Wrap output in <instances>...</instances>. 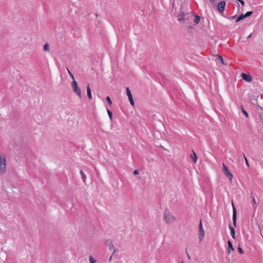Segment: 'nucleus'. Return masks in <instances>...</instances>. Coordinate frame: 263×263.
<instances>
[{"label":"nucleus","mask_w":263,"mask_h":263,"mask_svg":"<svg viewBox=\"0 0 263 263\" xmlns=\"http://www.w3.org/2000/svg\"><path fill=\"white\" fill-rule=\"evenodd\" d=\"M163 218L167 224H172L176 220V218L167 209H166L163 213Z\"/></svg>","instance_id":"obj_1"},{"label":"nucleus","mask_w":263,"mask_h":263,"mask_svg":"<svg viewBox=\"0 0 263 263\" xmlns=\"http://www.w3.org/2000/svg\"><path fill=\"white\" fill-rule=\"evenodd\" d=\"M71 87L75 93L77 94L80 98H81L82 96L80 88H79L77 82L75 80H73L71 82Z\"/></svg>","instance_id":"obj_2"},{"label":"nucleus","mask_w":263,"mask_h":263,"mask_svg":"<svg viewBox=\"0 0 263 263\" xmlns=\"http://www.w3.org/2000/svg\"><path fill=\"white\" fill-rule=\"evenodd\" d=\"M6 160L5 156H0V173L4 174L6 172Z\"/></svg>","instance_id":"obj_3"},{"label":"nucleus","mask_w":263,"mask_h":263,"mask_svg":"<svg viewBox=\"0 0 263 263\" xmlns=\"http://www.w3.org/2000/svg\"><path fill=\"white\" fill-rule=\"evenodd\" d=\"M223 174L228 177L230 180L233 178V175L229 171L228 167L224 164H222V169Z\"/></svg>","instance_id":"obj_4"},{"label":"nucleus","mask_w":263,"mask_h":263,"mask_svg":"<svg viewBox=\"0 0 263 263\" xmlns=\"http://www.w3.org/2000/svg\"><path fill=\"white\" fill-rule=\"evenodd\" d=\"M232 208H233V215L232 220L233 223L234 227H236V220H237V211L235 206H234L233 202H232Z\"/></svg>","instance_id":"obj_5"},{"label":"nucleus","mask_w":263,"mask_h":263,"mask_svg":"<svg viewBox=\"0 0 263 263\" xmlns=\"http://www.w3.org/2000/svg\"><path fill=\"white\" fill-rule=\"evenodd\" d=\"M105 244L106 246H108L109 250H113V252L112 253V255H113L116 252V249L112 244V241L110 239H106L105 242Z\"/></svg>","instance_id":"obj_6"},{"label":"nucleus","mask_w":263,"mask_h":263,"mask_svg":"<svg viewBox=\"0 0 263 263\" xmlns=\"http://www.w3.org/2000/svg\"><path fill=\"white\" fill-rule=\"evenodd\" d=\"M126 94H127V96H128L130 104L133 106H134L135 103H134V101L133 100V96H132V92H131V91L130 90V89L128 87H126Z\"/></svg>","instance_id":"obj_7"},{"label":"nucleus","mask_w":263,"mask_h":263,"mask_svg":"<svg viewBox=\"0 0 263 263\" xmlns=\"http://www.w3.org/2000/svg\"><path fill=\"white\" fill-rule=\"evenodd\" d=\"M241 78L243 80L248 82H251L253 80L252 77L250 74L242 73Z\"/></svg>","instance_id":"obj_8"},{"label":"nucleus","mask_w":263,"mask_h":263,"mask_svg":"<svg viewBox=\"0 0 263 263\" xmlns=\"http://www.w3.org/2000/svg\"><path fill=\"white\" fill-rule=\"evenodd\" d=\"M226 2L224 1H221L218 5V10L221 12H223L226 6Z\"/></svg>","instance_id":"obj_9"},{"label":"nucleus","mask_w":263,"mask_h":263,"mask_svg":"<svg viewBox=\"0 0 263 263\" xmlns=\"http://www.w3.org/2000/svg\"><path fill=\"white\" fill-rule=\"evenodd\" d=\"M189 17V14H185L184 13H182L178 15V21L179 22H182L184 20H186Z\"/></svg>","instance_id":"obj_10"},{"label":"nucleus","mask_w":263,"mask_h":263,"mask_svg":"<svg viewBox=\"0 0 263 263\" xmlns=\"http://www.w3.org/2000/svg\"><path fill=\"white\" fill-rule=\"evenodd\" d=\"M191 13L192 14V15H194L195 16V18H194V23L196 24H199V23L200 21V19H201L200 16L197 14L194 13L193 12H191Z\"/></svg>","instance_id":"obj_11"},{"label":"nucleus","mask_w":263,"mask_h":263,"mask_svg":"<svg viewBox=\"0 0 263 263\" xmlns=\"http://www.w3.org/2000/svg\"><path fill=\"white\" fill-rule=\"evenodd\" d=\"M231 251H234V249L233 247V245L232 242L230 240L228 241V254H230Z\"/></svg>","instance_id":"obj_12"},{"label":"nucleus","mask_w":263,"mask_h":263,"mask_svg":"<svg viewBox=\"0 0 263 263\" xmlns=\"http://www.w3.org/2000/svg\"><path fill=\"white\" fill-rule=\"evenodd\" d=\"M251 198H252V206L253 207L254 211H255L257 208V203L255 200V197L253 196L252 193H251Z\"/></svg>","instance_id":"obj_13"},{"label":"nucleus","mask_w":263,"mask_h":263,"mask_svg":"<svg viewBox=\"0 0 263 263\" xmlns=\"http://www.w3.org/2000/svg\"><path fill=\"white\" fill-rule=\"evenodd\" d=\"M204 235H205V231L204 230H201L200 231H199L198 238L199 239L200 242L202 240Z\"/></svg>","instance_id":"obj_14"},{"label":"nucleus","mask_w":263,"mask_h":263,"mask_svg":"<svg viewBox=\"0 0 263 263\" xmlns=\"http://www.w3.org/2000/svg\"><path fill=\"white\" fill-rule=\"evenodd\" d=\"M86 90H87V94L88 98L91 100L92 99V95H91V91L90 88L89 87V84H88L87 87H86Z\"/></svg>","instance_id":"obj_15"},{"label":"nucleus","mask_w":263,"mask_h":263,"mask_svg":"<svg viewBox=\"0 0 263 263\" xmlns=\"http://www.w3.org/2000/svg\"><path fill=\"white\" fill-rule=\"evenodd\" d=\"M229 229L231 231V235L233 239L235 238V229L231 224H229Z\"/></svg>","instance_id":"obj_16"},{"label":"nucleus","mask_w":263,"mask_h":263,"mask_svg":"<svg viewBox=\"0 0 263 263\" xmlns=\"http://www.w3.org/2000/svg\"><path fill=\"white\" fill-rule=\"evenodd\" d=\"M191 158L193 159V161L194 163H196L197 162L198 157L194 151H193V154L191 155Z\"/></svg>","instance_id":"obj_17"},{"label":"nucleus","mask_w":263,"mask_h":263,"mask_svg":"<svg viewBox=\"0 0 263 263\" xmlns=\"http://www.w3.org/2000/svg\"><path fill=\"white\" fill-rule=\"evenodd\" d=\"M80 173L81 175V177H82V179L83 180V181L85 183L86 182V175H85L84 173L81 170L80 172Z\"/></svg>","instance_id":"obj_18"},{"label":"nucleus","mask_w":263,"mask_h":263,"mask_svg":"<svg viewBox=\"0 0 263 263\" xmlns=\"http://www.w3.org/2000/svg\"><path fill=\"white\" fill-rule=\"evenodd\" d=\"M245 18V17L244 16V15L243 14H241L237 17L236 20L235 21V22L237 23Z\"/></svg>","instance_id":"obj_19"},{"label":"nucleus","mask_w":263,"mask_h":263,"mask_svg":"<svg viewBox=\"0 0 263 263\" xmlns=\"http://www.w3.org/2000/svg\"><path fill=\"white\" fill-rule=\"evenodd\" d=\"M44 50L45 51H48V52L49 51V45L48 44L46 43L44 45Z\"/></svg>","instance_id":"obj_20"},{"label":"nucleus","mask_w":263,"mask_h":263,"mask_svg":"<svg viewBox=\"0 0 263 263\" xmlns=\"http://www.w3.org/2000/svg\"><path fill=\"white\" fill-rule=\"evenodd\" d=\"M241 111H242V113L243 114V115L246 117H248V114L247 113V111L245 109L243 106H241Z\"/></svg>","instance_id":"obj_21"},{"label":"nucleus","mask_w":263,"mask_h":263,"mask_svg":"<svg viewBox=\"0 0 263 263\" xmlns=\"http://www.w3.org/2000/svg\"><path fill=\"white\" fill-rule=\"evenodd\" d=\"M89 260L90 263H97V260L95 259L92 256H89Z\"/></svg>","instance_id":"obj_22"},{"label":"nucleus","mask_w":263,"mask_h":263,"mask_svg":"<svg viewBox=\"0 0 263 263\" xmlns=\"http://www.w3.org/2000/svg\"><path fill=\"white\" fill-rule=\"evenodd\" d=\"M107 111L109 117V119L111 120L112 119V113L110 110L107 109Z\"/></svg>","instance_id":"obj_23"},{"label":"nucleus","mask_w":263,"mask_h":263,"mask_svg":"<svg viewBox=\"0 0 263 263\" xmlns=\"http://www.w3.org/2000/svg\"><path fill=\"white\" fill-rule=\"evenodd\" d=\"M252 13H253L252 11H248L245 14H243V15H244L245 17L246 18V17H249L250 16H251Z\"/></svg>","instance_id":"obj_24"},{"label":"nucleus","mask_w":263,"mask_h":263,"mask_svg":"<svg viewBox=\"0 0 263 263\" xmlns=\"http://www.w3.org/2000/svg\"><path fill=\"white\" fill-rule=\"evenodd\" d=\"M217 57H218V58H217L218 60L222 64H224L222 57L219 55H217Z\"/></svg>","instance_id":"obj_25"},{"label":"nucleus","mask_w":263,"mask_h":263,"mask_svg":"<svg viewBox=\"0 0 263 263\" xmlns=\"http://www.w3.org/2000/svg\"><path fill=\"white\" fill-rule=\"evenodd\" d=\"M106 100L109 105H111L112 104L111 100L109 96H107L106 98Z\"/></svg>","instance_id":"obj_26"},{"label":"nucleus","mask_w":263,"mask_h":263,"mask_svg":"<svg viewBox=\"0 0 263 263\" xmlns=\"http://www.w3.org/2000/svg\"><path fill=\"white\" fill-rule=\"evenodd\" d=\"M238 251L240 254H242L243 253V251L242 249V248L240 247V245H239L237 248Z\"/></svg>","instance_id":"obj_27"},{"label":"nucleus","mask_w":263,"mask_h":263,"mask_svg":"<svg viewBox=\"0 0 263 263\" xmlns=\"http://www.w3.org/2000/svg\"><path fill=\"white\" fill-rule=\"evenodd\" d=\"M67 70L70 78H71L72 79H73V81L74 80V77L73 76V74L70 72V71L68 68H67Z\"/></svg>","instance_id":"obj_28"},{"label":"nucleus","mask_w":263,"mask_h":263,"mask_svg":"<svg viewBox=\"0 0 263 263\" xmlns=\"http://www.w3.org/2000/svg\"><path fill=\"white\" fill-rule=\"evenodd\" d=\"M201 230H203L202 224V221L201 219L200 220V222L199 224V231H200Z\"/></svg>","instance_id":"obj_29"},{"label":"nucleus","mask_w":263,"mask_h":263,"mask_svg":"<svg viewBox=\"0 0 263 263\" xmlns=\"http://www.w3.org/2000/svg\"><path fill=\"white\" fill-rule=\"evenodd\" d=\"M243 155L244 159L245 160L246 163L247 165L248 166V167H249V164L248 160L247 158H246V157L245 156L244 154H243Z\"/></svg>","instance_id":"obj_30"},{"label":"nucleus","mask_w":263,"mask_h":263,"mask_svg":"<svg viewBox=\"0 0 263 263\" xmlns=\"http://www.w3.org/2000/svg\"><path fill=\"white\" fill-rule=\"evenodd\" d=\"M133 174L134 175H137L139 174V171L138 170H135L134 171Z\"/></svg>","instance_id":"obj_31"},{"label":"nucleus","mask_w":263,"mask_h":263,"mask_svg":"<svg viewBox=\"0 0 263 263\" xmlns=\"http://www.w3.org/2000/svg\"><path fill=\"white\" fill-rule=\"evenodd\" d=\"M238 2L241 4L242 6L245 5V2L243 0H238Z\"/></svg>","instance_id":"obj_32"},{"label":"nucleus","mask_w":263,"mask_h":263,"mask_svg":"<svg viewBox=\"0 0 263 263\" xmlns=\"http://www.w3.org/2000/svg\"><path fill=\"white\" fill-rule=\"evenodd\" d=\"M236 17H237V15H235L231 16L230 18L231 19H235V18H236Z\"/></svg>","instance_id":"obj_33"},{"label":"nucleus","mask_w":263,"mask_h":263,"mask_svg":"<svg viewBox=\"0 0 263 263\" xmlns=\"http://www.w3.org/2000/svg\"><path fill=\"white\" fill-rule=\"evenodd\" d=\"M186 255H187V258H188L189 259H191V257H190V256L189 255V254L187 253V251H186Z\"/></svg>","instance_id":"obj_34"},{"label":"nucleus","mask_w":263,"mask_h":263,"mask_svg":"<svg viewBox=\"0 0 263 263\" xmlns=\"http://www.w3.org/2000/svg\"><path fill=\"white\" fill-rule=\"evenodd\" d=\"M216 0H210L211 3L215 2Z\"/></svg>","instance_id":"obj_35"},{"label":"nucleus","mask_w":263,"mask_h":263,"mask_svg":"<svg viewBox=\"0 0 263 263\" xmlns=\"http://www.w3.org/2000/svg\"><path fill=\"white\" fill-rule=\"evenodd\" d=\"M251 36H252V34L251 33V34H250V35L247 37V39H248L250 38V37H251Z\"/></svg>","instance_id":"obj_36"},{"label":"nucleus","mask_w":263,"mask_h":263,"mask_svg":"<svg viewBox=\"0 0 263 263\" xmlns=\"http://www.w3.org/2000/svg\"><path fill=\"white\" fill-rule=\"evenodd\" d=\"M112 256V255H111V256H110V257L109 258V261H110V260H111Z\"/></svg>","instance_id":"obj_37"},{"label":"nucleus","mask_w":263,"mask_h":263,"mask_svg":"<svg viewBox=\"0 0 263 263\" xmlns=\"http://www.w3.org/2000/svg\"><path fill=\"white\" fill-rule=\"evenodd\" d=\"M172 7H173V8H174V3L172 4Z\"/></svg>","instance_id":"obj_38"},{"label":"nucleus","mask_w":263,"mask_h":263,"mask_svg":"<svg viewBox=\"0 0 263 263\" xmlns=\"http://www.w3.org/2000/svg\"><path fill=\"white\" fill-rule=\"evenodd\" d=\"M260 118L263 120V118H262V116L261 115H260Z\"/></svg>","instance_id":"obj_39"},{"label":"nucleus","mask_w":263,"mask_h":263,"mask_svg":"<svg viewBox=\"0 0 263 263\" xmlns=\"http://www.w3.org/2000/svg\"><path fill=\"white\" fill-rule=\"evenodd\" d=\"M181 263H184L183 261H182Z\"/></svg>","instance_id":"obj_40"},{"label":"nucleus","mask_w":263,"mask_h":263,"mask_svg":"<svg viewBox=\"0 0 263 263\" xmlns=\"http://www.w3.org/2000/svg\"><path fill=\"white\" fill-rule=\"evenodd\" d=\"M237 1H238V0H237Z\"/></svg>","instance_id":"obj_41"}]
</instances>
